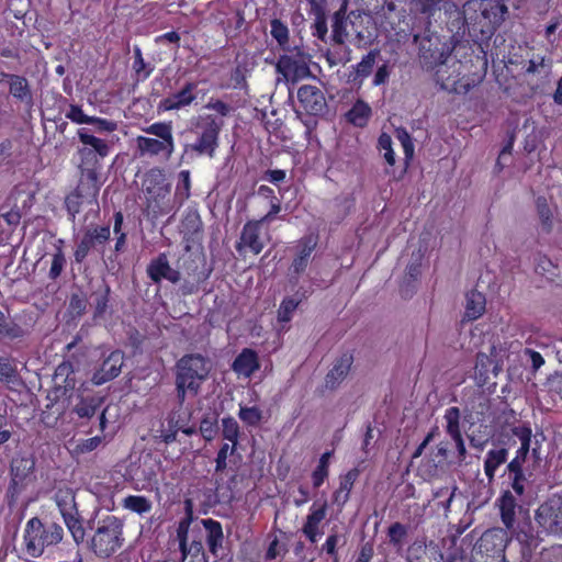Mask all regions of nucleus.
<instances>
[{"instance_id": "f257e3e1", "label": "nucleus", "mask_w": 562, "mask_h": 562, "mask_svg": "<svg viewBox=\"0 0 562 562\" xmlns=\"http://www.w3.org/2000/svg\"><path fill=\"white\" fill-rule=\"evenodd\" d=\"M205 109L214 110L221 117L214 114H201L192 121V132L196 135L192 144L186 146V153H192L195 156L214 158L220 147V135L224 127L222 117L228 116L232 108L220 99H211Z\"/></svg>"}, {"instance_id": "f03ea898", "label": "nucleus", "mask_w": 562, "mask_h": 562, "mask_svg": "<svg viewBox=\"0 0 562 562\" xmlns=\"http://www.w3.org/2000/svg\"><path fill=\"white\" fill-rule=\"evenodd\" d=\"M23 538L26 553L32 558H40L46 550L61 542L64 529L57 522H44L41 518L33 517L25 525Z\"/></svg>"}, {"instance_id": "7ed1b4c3", "label": "nucleus", "mask_w": 562, "mask_h": 562, "mask_svg": "<svg viewBox=\"0 0 562 562\" xmlns=\"http://www.w3.org/2000/svg\"><path fill=\"white\" fill-rule=\"evenodd\" d=\"M144 132L155 138L137 136L136 144L140 155L169 160L176 149L172 122H155L145 127Z\"/></svg>"}, {"instance_id": "20e7f679", "label": "nucleus", "mask_w": 562, "mask_h": 562, "mask_svg": "<svg viewBox=\"0 0 562 562\" xmlns=\"http://www.w3.org/2000/svg\"><path fill=\"white\" fill-rule=\"evenodd\" d=\"M457 12L463 15L464 21L473 20V25L480 26L482 34H492L504 21L507 7L499 0H470L462 12Z\"/></svg>"}, {"instance_id": "39448f33", "label": "nucleus", "mask_w": 562, "mask_h": 562, "mask_svg": "<svg viewBox=\"0 0 562 562\" xmlns=\"http://www.w3.org/2000/svg\"><path fill=\"white\" fill-rule=\"evenodd\" d=\"M123 521L113 515H108L98 521L91 538V550L99 558H109L124 544Z\"/></svg>"}, {"instance_id": "423d86ee", "label": "nucleus", "mask_w": 562, "mask_h": 562, "mask_svg": "<svg viewBox=\"0 0 562 562\" xmlns=\"http://www.w3.org/2000/svg\"><path fill=\"white\" fill-rule=\"evenodd\" d=\"M211 372L210 360L200 353L182 356L176 363V380L201 391Z\"/></svg>"}, {"instance_id": "0eeeda50", "label": "nucleus", "mask_w": 562, "mask_h": 562, "mask_svg": "<svg viewBox=\"0 0 562 562\" xmlns=\"http://www.w3.org/2000/svg\"><path fill=\"white\" fill-rule=\"evenodd\" d=\"M111 238L110 225H90L83 232L74 250L76 263H82L92 250L103 249Z\"/></svg>"}, {"instance_id": "6e6552de", "label": "nucleus", "mask_w": 562, "mask_h": 562, "mask_svg": "<svg viewBox=\"0 0 562 562\" xmlns=\"http://www.w3.org/2000/svg\"><path fill=\"white\" fill-rule=\"evenodd\" d=\"M290 54H283L278 58L276 68L286 81L297 82L299 80L312 76L308 66V55L300 48L289 50Z\"/></svg>"}, {"instance_id": "1a4fd4ad", "label": "nucleus", "mask_w": 562, "mask_h": 562, "mask_svg": "<svg viewBox=\"0 0 562 562\" xmlns=\"http://www.w3.org/2000/svg\"><path fill=\"white\" fill-rule=\"evenodd\" d=\"M510 432L519 440L520 447L517 449L513 460L508 462V465H512V468L522 467L530 451L536 461L541 459L540 445L538 440H535L533 447L531 446L532 429L529 423H519L518 425H514L510 428Z\"/></svg>"}, {"instance_id": "9d476101", "label": "nucleus", "mask_w": 562, "mask_h": 562, "mask_svg": "<svg viewBox=\"0 0 562 562\" xmlns=\"http://www.w3.org/2000/svg\"><path fill=\"white\" fill-rule=\"evenodd\" d=\"M262 224L257 220L247 221L240 232L239 238L235 244L236 251L246 257L248 254L259 255L266 247V241L261 237Z\"/></svg>"}, {"instance_id": "9b49d317", "label": "nucleus", "mask_w": 562, "mask_h": 562, "mask_svg": "<svg viewBox=\"0 0 562 562\" xmlns=\"http://www.w3.org/2000/svg\"><path fill=\"white\" fill-rule=\"evenodd\" d=\"M508 541V531L503 528H491L482 533L474 549L487 558H502L505 561L504 551Z\"/></svg>"}, {"instance_id": "f8f14e48", "label": "nucleus", "mask_w": 562, "mask_h": 562, "mask_svg": "<svg viewBox=\"0 0 562 562\" xmlns=\"http://www.w3.org/2000/svg\"><path fill=\"white\" fill-rule=\"evenodd\" d=\"M496 504L499 509V516L505 530L516 536L520 540V532L527 537L526 532L519 527L517 522V514L522 513V506L518 505L516 497L510 491H504L497 498Z\"/></svg>"}, {"instance_id": "ddd939ff", "label": "nucleus", "mask_w": 562, "mask_h": 562, "mask_svg": "<svg viewBox=\"0 0 562 562\" xmlns=\"http://www.w3.org/2000/svg\"><path fill=\"white\" fill-rule=\"evenodd\" d=\"M299 109L306 115L318 116L327 109L324 92L316 86L303 85L297 90Z\"/></svg>"}, {"instance_id": "4468645a", "label": "nucleus", "mask_w": 562, "mask_h": 562, "mask_svg": "<svg viewBox=\"0 0 562 562\" xmlns=\"http://www.w3.org/2000/svg\"><path fill=\"white\" fill-rule=\"evenodd\" d=\"M327 512L328 503L326 499L322 503L314 502L311 505L301 529L304 537L311 543H316L323 536L322 525L327 517Z\"/></svg>"}, {"instance_id": "2eb2a0df", "label": "nucleus", "mask_w": 562, "mask_h": 562, "mask_svg": "<svg viewBox=\"0 0 562 562\" xmlns=\"http://www.w3.org/2000/svg\"><path fill=\"white\" fill-rule=\"evenodd\" d=\"M102 182L97 168H85L81 178L75 188V192L86 199V205H95V212L99 213L98 196Z\"/></svg>"}, {"instance_id": "dca6fc26", "label": "nucleus", "mask_w": 562, "mask_h": 562, "mask_svg": "<svg viewBox=\"0 0 562 562\" xmlns=\"http://www.w3.org/2000/svg\"><path fill=\"white\" fill-rule=\"evenodd\" d=\"M124 364V353L121 350H113L103 359L100 367L94 370L91 382L94 385H102L120 375Z\"/></svg>"}, {"instance_id": "f3484780", "label": "nucleus", "mask_w": 562, "mask_h": 562, "mask_svg": "<svg viewBox=\"0 0 562 562\" xmlns=\"http://www.w3.org/2000/svg\"><path fill=\"white\" fill-rule=\"evenodd\" d=\"M536 520L550 533L562 535V503H543L536 512Z\"/></svg>"}, {"instance_id": "a211bd4d", "label": "nucleus", "mask_w": 562, "mask_h": 562, "mask_svg": "<svg viewBox=\"0 0 562 562\" xmlns=\"http://www.w3.org/2000/svg\"><path fill=\"white\" fill-rule=\"evenodd\" d=\"M196 82L188 81L184 86L176 93H172L158 103L159 111H175L191 105L195 99Z\"/></svg>"}, {"instance_id": "6ab92c4d", "label": "nucleus", "mask_w": 562, "mask_h": 562, "mask_svg": "<svg viewBox=\"0 0 562 562\" xmlns=\"http://www.w3.org/2000/svg\"><path fill=\"white\" fill-rule=\"evenodd\" d=\"M147 276L154 283H160L161 280H168L171 283H178L181 274L178 270L171 268L167 255L159 254L156 258L151 259L147 266Z\"/></svg>"}, {"instance_id": "aec40b11", "label": "nucleus", "mask_w": 562, "mask_h": 562, "mask_svg": "<svg viewBox=\"0 0 562 562\" xmlns=\"http://www.w3.org/2000/svg\"><path fill=\"white\" fill-rule=\"evenodd\" d=\"M77 136L82 145L91 147V149L87 147L79 149V154L82 156L83 160L88 161L89 156H91L93 153L100 158H105L106 156H109L111 149L109 143L102 138L92 135L89 128H78Z\"/></svg>"}, {"instance_id": "412c9836", "label": "nucleus", "mask_w": 562, "mask_h": 562, "mask_svg": "<svg viewBox=\"0 0 562 562\" xmlns=\"http://www.w3.org/2000/svg\"><path fill=\"white\" fill-rule=\"evenodd\" d=\"M360 475L358 468H352L345 474L339 475V486L331 494V503L341 510L350 499V494L356 481Z\"/></svg>"}, {"instance_id": "4be33fe9", "label": "nucleus", "mask_w": 562, "mask_h": 562, "mask_svg": "<svg viewBox=\"0 0 562 562\" xmlns=\"http://www.w3.org/2000/svg\"><path fill=\"white\" fill-rule=\"evenodd\" d=\"M352 363L353 356L350 352H344L339 358H337L325 376V387L331 391L336 390L347 378Z\"/></svg>"}, {"instance_id": "5701e85b", "label": "nucleus", "mask_w": 562, "mask_h": 562, "mask_svg": "<svg viewBox=\"0 0 562 562\" xmlns=\"http://www.w3.org/2000/svg\"><path fill=\"white\" fill-rule=\"evenodd\" d=\"M35 462L30 457L18 456L11 461V486L14 490L22 488L25 481L33 473Z\"/></svg>"}, {"instance_id": "b1692460", "label": "nucleus", "mask_w": 562, "mask_h": 562, "mask_svg": "<svg viewBox=\"0 0 562 562\" xmlns=\"http://www.w3.org/2000/svg\"><path fill=\"white\" fill-rule=\"evenodd\" d=\"M440 41L435 37V42L431 37L426 38L420 44V58L425 65L429 68L442 65L448 58V52L442 47H439Z\"/></svg>"}, {"instance_id": "393cba45", "label": "nucleus", "mask_w": 562, "mask_h": 562, "mask_svg": "<svg viewBox=\"0 0 562 562\" xmlns=\"http://www.w3.org/2000/svg\"><path fill=\"white\" fill-rule=\"evenodd\" d=\"M201 525L205 529V541L210 553L217 558L223 548L224 533L222 524L213 518L201 519Z\"/></svg>"}, {"instance_id": "a878e982", "label": "nucleus", "mask_w": 562, "mask_h": 562, "mask_svg": "<svg viewBox=\"0 0 562 562\" xmlns=\"http://www.w3.org/2000/svg\"><path fill=\"white\" fill-rule=\"evenodd\" d=\"M348 15L347 3L344 2L340 8L334 12L331 16V35L330 41L335 45H342L348 40Z\"/></svg>"}, {"instance_id": "bb28decb", "label": "nucleus", "mask_w": 562, "mask_h": 562, "mask_svg": "<svg viewBox=\"0 0 562 562\" xmlns=\"http://www.w3.org/2000/svg\"><path fill=\"white\" fill-rule=\"evenodd\" d=\"M259 359L255 350L245 348L235 358L232 368L238 375L251 376L259 369Z\"/></svg>"}, {"instance_id": "cd10ccee", "label": "nucleus", "mask_w": 562, "mask_h": 562, "mask_svg": "<svg viewBox=\"0 0 562 562\" xmlns=\"http://www.w3.org/2000/svg\"><path fill=\"white\" fill-rule=\"evenodd\" d=\"M315 246L316 243L311 237H304L299 241V251L290 267L292 273L299 276L305 271Z\"/></svg>"}, {"instance_id": "c85d7f7f", "label": "nucleus", "mask_w": 562, "mask_h": 562, "mask_svg": "<svg viewBox=\"0 0 562 562\" xmlns=\"http://www.w3.org/2000/svg\"><path fill=\"white\" fill-rule=\"evenodd\" d=\"M144 186L145 191L149 196L157 192H161L162 195L170 194V186L166 183L165 175L159 168H153L146 172Z\"/></svg>"}, {"instance_id": "c756f323", "label": "nucleus", "mask_w": 562, "mask_h": 562, "mask_svg": "<svg viewBox=\"0 0 562 562\" xmlns=\"http://www.w3.org/2000/svg\"><path fill=\"white\" fill-rule=\"evenodd\" d=\"M494 372L497 374V364L494 360L484 352L476 355V361L474 367V379L480 386H484L488 383L490 373Z\"/></svg>"}, {"instance_id": "7c9ffc66", "label": "nucleus", "mask_w": 562, "mask_h": 562, "mask_svg": "<svg viewBox=\"0 0 562 562\" xmlns=\"http://www.w3.org/2000/svg\"><path fill=\"white\" fill-rule=\"evenodd\" d=\"M54 499L61 517H66L79 512L75 493L70 487H59L54 495Z\"/></svg>"}, {"instance_id": "2f4dec72", "label": "nucleus", "mask_w": 562, "mask_h": 562, "mask_svg": "<svg viewBox=\"0 0 562 562\" xmlns=\"http://www.w3.org/2000/svg\"><path fill=\"white\" fill-rule=\"evenodd\" d=\"M508 459V449H491L487 451L484 459V473L491 482L494 480L497 469L504 464Z\"/></svg>"}, {"instance_id": "473e14b6", "label": "nucleus", "mask_w": 562, "mask_h": 562, "mask_svg": "<svg viewBox=\"0 0 562 562\" xmlns=\"http://www.w3.org/2000/svg\"><path fill=\"white\" fill-rule=\"evenodd\" d=\"M372 115L370 105L363 100H357L351 109L346 113L347 121L357 127H364Z\"/></svg>"}, {"instance_id": "72a5a7b5", "label": "nucleus", "mask_w": 562, "mask_h": 562, "mask_svg": "<svg viewBox=\"0 0 562 562\" xmlns=\"http://www.w3.org/2000/svg\"><path fill=\"white\" fill-rule=\"evenodd\" d=\"M485 296L482 293L475 290L469 292L467 294L464 318L468 321H475L480 318L485 311Z\"/></svg>"}, {"instance_id": "f704fd0d", "label": "nucleus", "mask_w": 562, "mask_h": 562, "mask_svg": "<svg viewBox=\"0 0 562 562\" xmlns=\"http://www.w3.org/2000/svg\"><path fill=\"white\" fill-rule=\"evenodd\" d=\"M147 209L153 217L167 215L173 211V203L169 195H162L161 192L147 195Z\"/></svg>"}, {"instance_id": "c9c22d12", "label": "nucleus", "mask_w": 562, "mask_h": 562, "mask_svg": "<svg viewBox=\"0 0 562 562\" xmlns=\"http://www.w3.org/2000/svg\"><path fill=\"white\" fill-rule=\"evenodd\" d=\"M191 195V173L189 170H181L178 173V182L173 195V203L181 207Z\"/></svg>"}, {"instance_id": "e433bc0d", "label": "nucleus", "mask_w": 562, "mask_h": 562, "mask_svg": "<svg viewBox=\"0 0 562 562\" xmlns=\"http://www.w3.org/2000/svg\"><path fill=\"white\" fill-rule=\"evenodd\" d=\"M9 92L13 98L21 102L29 103L32 101L30 85L23 76L15 75V77H11V81H9Z\"/></svg>"}, {"instance_id": "4c0bfd02", "label": "nucleus", "mask_w": 562, "mask_h": 562, "mask_svg": "<svg viewBox=\"0 0 562 562\" xmlns=\"http://www.w3.org/2000/svg\"><path fill=\"white\" fill-rule=\"evenodd\" d=\"M451 1L452 0H412V3L418 12L425 14L429 19L441 9L448 11V7L457 8V5L451 3Z\"/></svg>"}, {"instance_id": "58836bf2", "label": "nucleus", "mask_w": 562, "mask_h": 562, "mask_svg": "<svg viewBox=\"0 0 562 562\" xmlns=\"http://www.w3.org/2000/svg\"><path fill=\"white\" fill-rule=\"evenodd\" d=\"M27 331L14 321H9L4 313L0 310V339H18L23 338Z\"/></svg>"}, {"instance_id": "ea45409f", "label": "nucleus", "mask_w": 562, "mask_h": 562, "mask_svg": "<svg viewBox=\"0 0 562 562\" xmlns=\"http://www.w3.org/2000/svg\"><path fill=\"white\" fill-rule=\"evenodd\" d=\"M536 210L542 231L547 234L551 233L553 228V212L544 196L540 195L536 199Z\"/></svg>"}, {"instance_id": "a19ab883", "label": "nucleus", "mask_w": 562, "mask_h": 562, "mask_svg": "<svg viewBox=\"0 0 562 562\" xmlns=\"http://www.w3.org/2000/svg\"><path fill=\"white\" fill-rule=\"evenodd\" d=\"M181 552L180 562H207L202 540H192L187 542L184 551Z\"/></svg>"}, {"instance_id": "79ce46f5", "label": "nucleus", "mask_w": 562, "mask_h": 562, "mask_svg": "<svg viewBox=\"0 0 562 562\" xmlns=\"http://www.w3.org/2000/svg\"><path fill=\"white\" fill-rule=\"evenodd\" d=\"M122 506L138 515L147 514L151 510V502L143 495H128L122 501Z\"/></svg>"}, {"instance_id": "37998d69", "label": "nucleus", "mask_w": 562, "mask_h": 562, "mask_svg": "<svg viewBox=\"0 0 562 562\" xmlns=\"http://www.w3.org/2000/svg\"><path fill=\"white\" fill-rule=\"evenodd\" d=\"M406 562H426L427 560V543L426 537L416 538L406 550Z\"/></svg>"}, {"instance_id": "c03bdc74", "label": "nucleus", "mask_w": 562, "mask_h": 562, "mask_svg": "<svg viewBox=\"0 0 562 562\" xmlns=\"http://www.w3.org/2000/svg\"><path fill=\"white\" fill-rule=\"evenodd\" d=\"M101 406V400L97 397H81L74 407V413L79 418H91Z\"/></svg>"}, {"instance_id": "a18cd8bd", "label": "nucleus", "mask_w": 562, "mask_h": 562, "mask_svg": "<svg viewBox=\"0 0 562 562\" xmlns=\"http://www.w3.org/2000/svg\"><path fill=\"white\" fill-rule=\"evenodd\" d=\"M390 544L397 551L402 550L408 535V527L402 522H393L386 531Z\"/></svg>"}, {"instance_id": "49530a36", "label": "nucleus", "mask_w": 562, "mask_h": 562, "mask_svg": "<svg viewBox=\"0 0 562 562\" xmlns=\"http://www.w3.org/2000/svg\"><path fill=\"white\" fill-rule=\"evenodd\" d=\"M222 427L223 439L232 443V450H237L240 436L238 423L232 416L224 417L222 419Z\"/></svg>"}, {"instance_id": "de8ad7c7", "label": "nucleus", "mask_w": 562, "mask_h": 562, "mask_svg": "<svg viewBox=\"0 0 562 562\" xmlns=\"http://www.w3.org/2000/svg\"><path fill=\"white\" fill-rule=\"evenodd\" d=\"M64 240L58 239L57 245H55V252L52 257V263L48 272V277L50 280H56L63 272L65 265H66V258L63 249Z\"/></svg>"}, {"instance_id": "09e8293b", "label": "nucleus", "mask_w": 562, "mask_h": 562, "mask_svg": "<svg viewBox=\"0 0 562 562\" xmlns=\"http://www.w3.org/2000/svg\"><path fill=\"white\" fill-rule=\"evenodd\" d=\"M110 293L111 289L106 283L93 292L94 317H101L106 312L110 302Z\"/></svg>"}, {"instance_id": "8fccbe9b", "label": "nucleus", "mask_w": 562, "mask_h": 562, "mask_svg": "<svg viewBox=\"0 0 562 562\" xmlns=\"http://www.w3.org/2000/svg\"><path fill=\"white\" fill-rule=\"evenodd\" d=\"M63 519L69 532L71 533L74 541L76 543H81L85 540L86 531L79 512L63 517Z\"/></svg>"}, {"instance_id": "3c124183", "label": "nucleus", "mask_w": 562, "mask_h": 562, "mask_svg": "<svg viewBox=\"0 0 562 562\" xmlns=\"http://www.w3.org/2000/svg\"><path fill=\"white\" fill-rule=\"evenodd\" d=\"M271 36L278 42L283 50H290L289 47V29L280 19H272L270 22Z\"/></svg>"}, {"instance_id": "603ef678", "label": "nucleus", "mask_w": 562, "mask_h": 562, "mask_svg": "<svg viewBox=\"0 0 562 562\" xmlns=\"http://www.w3.org/2000/svg\"><path fill=\"white\" fill-rule=\"evenodd\" d=\"M461 413L459 407L451 406L446 409L443 418L446 420V431L452 438L462 435L460 428Z\"/></svg>"}, {"instance_id": "864d4df0", "label": "nucleus", "mask_w": 562, "mask_h": 562, "mask_svg": "<svg viewBox=\"0 0 562 562\" xmlns=\"http://www.w3.org/2000/svg\"><path fill=\"white\" fill-rule=\"evenodd\" d=\"M314 15V23L312 25V35L317 40L327 43L328 38V27H327V16L326 10L312 13Z\"/></svg>"}, {"instance_id": "5fc2aeb1", "label": "nucleus", "mask_w": 562, "mask_h": 562, "mask_svg": "<svg viewBox=\"0 0 562 562\" xmlns=\"http://www.w3.org/2000/svg\"><path fill=\"white\" fill-rule=\"evenodd\" d=\"M133 53V70L138 80H146L151 75L154 68L144 60L142 49L138 46L134 47Z\"/></svg>"}, {"instance_id": "6e6d98bb", "label": "nucleus", "mask_w": 562, "mask_h": 562, "mask_svg": "<svg viewBox=\"0 0 562 562\" xmlns=\"http://www.w3.org/2000/svg\"><path fill=\"white\" fill-rule=\"evenodd\" d=\"M239 419L247 426L256 427L262 420V411L257 406H240Z\"/></svg>"}, {"instance_id": "4d7b16f0", "label": "nucleus", "mask_w": 562, "mask_h": 562, "mask_svg": "<svg viewBox=\"0 0 562 562\" xmlns=\"http://www.w3.org/2000/svg\"><path fill=\"white\" fill-rule=\"evenodd\" d=\"M299 304L300 300H296L292 296L284 297L278 308V322L289 323L292 319L293 313L296 311Z\"/></svg>"}, {"instance_id": "13d9d810", "label": "nucleus", "mask_w": 562, "mask_h": 562, "mask_svg": "<svg viewBox=\"0 0 562 562\" xmlns=\"http://www.w3.org/2000/svg\"><path fill=\"white\" fill-rule=\"evenodd\" d=\"M86 204V199L79 196L75 191L68 193L65 198V207L70 222L76 221V216L80 213L82 205Z\"/></svg>"}, {"instance_id": "bf43d9fd", "label": "nucleus", "mask_w": 562, "mask_h": 562, "mask_svg": "<svg viewBox=\"0 0 562 562\" xmlns=\"http://www.w3.org/2000/svg\"><path fill=\"white\" fill-rule=\"evenodd\" d=\"M422 274V256L411 261L406 268L405 284L402 285L401 291L404 294L405 288L411 283H415Z\"/></svg>"}, {"instance_id": "052dcab7", "label": "nucleus", "mask_w": 562, "mask_h": 562, "mask_svg": "<svg viewBox=\"0 0 562 562\" xmlns=\"http://www.w3.org/2000/svg\"><path fill=\"white\" fill-rule=\"evenodd\" d=\"M375 56L376 53L371 50L362 57L361 61H359L355 67L356 77L353 80H356L357 77L366 78L371 74L375 63Z\"/></svg>"}, {"instance_id": "680f3d73", "label": "nucleus", "mask_w": 562, "mask_h": 562, "mask_svg": "<svg viewBox=\"0 0 562 562\" xmlns=\"http://www.w3.org/2000/svg\"><path fill=\"white\" fill-rule=\"evenodd\" d=\"M199 430L204 440H213L218 430L217 419L211 416L203 417L200 422Z\"/></svg>"}, {"instance_id": "e2e57ef3", "label": "nucleus", "mask_w": 562, "mask_h": 562, "mask_svg": "<svg viewBox=\"0 0 562 562\" xmlns=\"http://www.w3.org/2000/svg\"><path fill=\"white\" fill-rule=\"evenodd\" d=\"M235 452L236 450H232V445L227 442L220 447L215 458V473H223L227 469V458Z\"/></svg>"}, {"instance_id": "0e129e2a", "label": "nucleus", "mask_w": 562, "mask_h": 562, "mask_svg": "<svg viewBox=\"0 0 562 562\" xmlns=\"http://www.w3.org/2000/svg\"><path fill=\"white\" fill-rule=\"evenodd\" d=\"M506 470L513 476L512 477V488L515 491V493L517 495H522L524 491H525V486H524L525 473H524L522 467L512 468V465L507 464Z\"/></svg>"}, {"instance_id": "69168bd1", "label": "nucleus", "mask_w": 562, "mask_h": 562, "mask_svg": "<svg viewBox=\"0 0 562 562\" xmlns=\"http://www.w3.org/2000/svg\"><path fill=\"white\" fill-rule=\"evenodd\" d=\"M65 116L75 124H89L91 115L83 112L82 108L78 104H70Z\"/></svg>"}, {"instance_id": "338daca9", "label": "nucleus", "mask_w": 562, "mask_h": 562, "mask_svg": "<svg viewBox=\"0 0 562 562\" xmlns=\"http://www.w3.org/2000/svg\"><path fill=\"white\" fill-rule=\"evenodd\" d=\"M207 276H205L203 272L198 273L194 279L191 280H184L183 283L180 286V291L183 295H191L196 293L200 290L201 283H203L206 280Z\"/></svg>"}, {"instance_id": "774afa93", "label": "nucleus", "mask_w": 562, "mask_h": 562, "mask_svg": "<svg viewBox=\"0 0 562 562\" xmlns=\"http://www.w3.org/2000/svg\"><path fill=\"white\" fill-rule=\"evenodd\" d=\"M88 301L85 295L74 293L69 300V311L75 316H81L86 313Z\"/></svg>"}]
</instances>
